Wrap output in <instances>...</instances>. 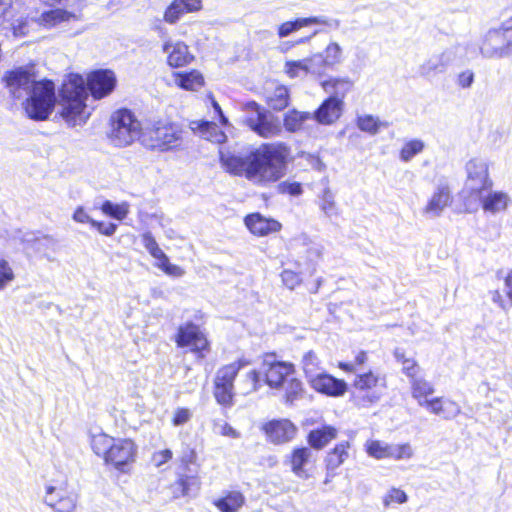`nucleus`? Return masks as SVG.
<instances>
[{
  "instance_id": "obj_1",
  "label": "nucleus",
  "mask_w": 512,
  "mask_h": 512,
  "mask_svg": "<svg viewBox=\"0 0 512 512\" xmlns=\"http://www.w3.org/2000/svg\"><path fill=\"white\" fill-rule=\"evenodd\" d=\"M289 154V147L278 142L262 144L245 157L221 153L220 159L229 173L244 176L255 185L267 186L285 175Z\"/></svg>"
},
{
  "instance_id": "obj_2",
  "label": "nucleus",
  "mask_w": 512,
  "mask_h": 512,
  "mask_svg": "<svg viewBox=\"0 0 512 512\" xmlns=\"http://www.w3.org/2000/svg\"><path fill=\"white\" fill-rule=\"evenodd\" d=\"M116 77L110 70H97L85 80L81 75L70 74L59 92L60 115L70 127L81 126L90 117L85 100L87 89L95 99L109 95L115 88Z\"/></svg>"
},
{
  "instance_id": "obj_3",
  "label": "nucleus",
  "mask_w": 512,
  "mask_h": 512,
  "mask_svg": "<svg viewBox=\"0 0 512 512\" xmlns=\"http://www.w3.org/2000/svg\"><path fill=\"white\" fill-rule=\"evenodd\" d=\"M242 122L252 132L262 138L278 137L282 133V123L277 116L254 101L242 106Z\"/></svg>"
},
{
  "instance_id": "obj_4",
  "label": "nucleus",
  "mask_w": 512,
  "mask_h": 512,
  "mask_svg": "<svg viewBox=\"0 0 512 512\" xmlns=\"http://www.w3.org/2000/svg\"><path fill=\"white\" fill-rule=\"evenodd\" d=\"M185 131L178 123L158 121L142 137L145 147L160 152L178 149L182 146Z\"/></svg>"
},
{
  "instance_id": "obj_5",
  "label": "nucleus",
  "mask_w": 512,
  "mask_h": 512,
  "mask_svg": "<svg viewBox=\"0 0 512 512\" xmlns=\"http://www.w3.org/2000/svg\"><path fill=\"white\" fill-rule=\"evenodd\" d=\"M22 100L29 118L37 121L46 120L56 104L54 83L49 80L39 81Z\"/></svg>"
},
{
  "instance_id": "obj_6",
  "label": "nucleus",
  "mask_w": 512,
  "mask_h": 512,
  "mask_svg": "<svg viewBox=\"0 0 512 512\" xmlns=\"http://www.w3.org/2000/svg\"><path fill=\"white\" fill-rule=\"evenodd\" d=\"M480 53L489 59H501L512 55V17L499 27L488 30L479 45Z\"/></svg>"
},
{
  "instance_id": "obj_7",
  "label": "nucleus",
  "mask_w": 512,
  "mask_h": 512,
  "mask_svg": "<svg viewBox=\"0 0 512 512\" xmlns=\"http://www.w3.org/2000/svg\"><path fill=\"white\" fill-rule=\"evenodd\" d=\"M356 390L351 396L353 404L359 408H367L377 403L383 390L386 388L385 376L372 370L363 373H357L352 383Z\"/></svg>"
},
{
  "instance_id": "obj_8",
  "label": "nucleus",
  "mask_w": 512,
  "mask_h": 512,
  "mask_svg": "<svg viewBox=\"0 0 512 512\" xmlns=\"http://www.w3.org/2000/svg\"><path fill=\"white\" fill-rule=\"evenodd\" d=\"M141 124L128 109H120L111 116L109 139L117 147H125L139 139Z\"/></svg>"
},
{
  "instance_id": "obj_9",
  "label": "nucleus",
  "mask_w": 512,
  "mask_h": 512,
  "mask_svg": "<svg viewBox=\"0 0 512 512\" xmlns=\"http://www.w3.org/2000/svg\"><path fill=\"white\" fill-rule=\"evenodd\" d=\"M468 58V51L464 45H454L441 53L431 55L421 64L419 72L421 76L432 79L439 74L445 73L450 66L462 63Z\"/></svg>"
},
{
  "instance_id": "obj_10",
  "label": "nucleus",
  "mask_w": 512,
  "mask_h": 512,
  "mask_svg": "<svg viewBox=\"0 0 512 512\" xmlns=\"http://www.w3.org/2000/svg\"><path fill=\"white\" fill-rule=\"evenodd\" d=\"M77 495L69 490L67 481H51L45 486L43 501L55 512H73L77 506Z\"/></svg>"
},
{
  "instance_id": "obj_11",
  "label": "nucleus",
  "mask_w": 512,
  "mask_h": 512,
  "mask_svg": "<svg viewBox=\"0 0 512 512\" xmlns=\"http://www.w3.org/2000/svg\"><path fill=\"white\" fill-rule=\"evenodd\" d=\"M138 455L137 444L129 438H115L105 463L121 473H129Z\"/></svg>"
},
{
  "instance_id": "obj_12",
  "label": "nucleus",
  "mask_w": 512,
  "mask_h": 512,
  "mask_svg": "<svg viewBox=\"0 0 512 512\" xmlns=\"http://www.w3.org/2000/svg\"><path fill=\"white\" fill-rule=\"evenodd\" d=\"M261 374L264 375L265 383L275 390H280L285 382L294 374H296L293 363L278 361L274 355H267L261 367Z\"/></svg>"
},
{
  "instance_id": "obj_13",
  "label": "nucleus",
  "mask_w": 512,
  "mask_h": 512,
  "mask_svg": "<svg viewBox=\"0 0 512 512\" xmlns=\"http://www.w3.org/2000/svg\"><path fill=\"white\" fill-rule=\"evenodd\" d=\"M3 80L10 95L19 100L24 99L34 88V84L39 82L35 79L33 66L18 67L7 71Z\"/></svg>"
},
{
  "instance_id": "obj_14",
  "label": "nucleus",
  "mask_w": 512,
  "mask_h": 512,
  "mask_svg": "<svg viewBox=\"0 0 512 512\" xmlns=\"http://www.w3.org/2000/svg\"><path fill=\"white\" fill-rule=\"evenodd\" d=\"M467 179L463 193L470 196L492 188L493 182L489 177L488 164L484 159L472 158L466 164Z\"/></svg>"
},
{
  "instance_id": "obj_15",
  "label": "nucleus",
  "mask_w": 512,
  "mask_h": 512,
  "mask_svg": "<svg viewBox=\"0 0 512 512\" xmlns=\"http://www.w3.org/2000/svg\"><path fill=\"white\" fill-rule=\"evenodd\" d=\"M175 342L180 348H190L191 352L198 353L201 358L204 357L203 351L209 349L206 335L199 326L191 322L179 326L175 335Z\"/></svg>"
},
{
  "instance_id": "obj_16",
  "label": "nucleus",
  "mask_w": 512,
  "mask_h": 512,
  "mask_svg": "<svg viewBox=\"0 0 512 512\" xmlns=\"http://www.w3.org/2000/svg\"><path fill=\"white\" fill-rule=\"evenodd\" d=\"M308 384L314 391L329 397H341L348 388L344 380L335 378L325 371L312 378Z\"/></svg>"
},
{
  "instance_id": "obj_17",
  "label": "nucleus",
  "mask_w": 512,
  "mask_h": 512,
  "mask_svg": "<svg viewBox=\"0 0 512 512\" xmlns=\"http://www.w3.org/2000/svg\"><path fill=\"white\" fill-rule=\"evenodd\" d=\"M479 198L485 213L496 215L506 211L511 204L510 196L503 191H492L491 188L475 194Z\"/></svg>"
},
{
  "instance_id": "obj_18",
  "label": "nucleus",
  "mask_w": 512,
  "mask_h": 512,
  "mask_svg": "<svg viewBox=\"0 0 512 512\" xmlns=\"http://www.w3.org/2000/svg\"><path fill=\"white\" fill-rule=\"evenodd\" d=\"M71 10L55 8L42 12L35 20L38 25L50 29L60 26L64 23L76 21L79 19L78 12L81 8L70 7Z\"/></svg>"
},
{
  "instance_id": "obj_19",
  "label": "nucleus",
  "mask_w": 512,
  "mask_h": 512,
  "mask_svg": "<svg viewBox=\"0 0 512 512\" xmlns=\"http://www.w3.org/2000/svg\"><path fill=\"white\" fill-rule=\"evenodd\" d=\"M310 25H325L330 28L337 29L340 26V22L336 19H330L325 16L298 18L295 21H288L281 24L278 28V35L280 38H284L291 33Z\"/></svg>"
},
{
  "instance_id": "obj_20",
  "label": "nucleus",
  "mask_w": 512,
  "mask_h": 512,
  "mask_svg": "<svg viewBox=\"0 0 512 512\" xmlns=\"http://www.w3.org/2000/svg\"><path fill=\"white\" fill-rule=\"evenodd\" d=\"M345 103L335 98H326L312 114V119L321 125H332L338 121L344 111Z\"/></svg>"
},
{
  "instance_id": "obj_21",
  "label": "nucleus",
  "mask_w": 512,
  "mask_h": 512,
  "mask_svg": "<svg viewBox=\"0 0 512 512\" xmlns=\"http://www.w3.org/2000/svg\"><path fill=\"white\" fill-rule=\"evenodd\" d=\"M451 199V193L448 187L439 186L423 208V215L429 219L440 217L444 210L450 205Z\"/></svg>"
},
{
  "instance_id": "obj_22",
  "label": "nucleus",
  "mask_w": 512,
  "mask_h": 512,
  "mask_svg": "<svg viewBox=\"0 0 512 512\" xmlns=\"http://www.w3.org/2000/svg\"><path fill=\"white\" fill-rule=\"evenodd\" d=\"M163 51L167 54V62L171 67H183L193 60L188 46L182 41H166Z\"/></svg>"
},
{
  "instance_id": "obj_23",
  "label": "nucleus",
  "mask_w": 512,
  "mask_h": 512,
  "mask_svg": "<svg viewBox=\"0 0 512 512\" xmlns=\"http://www.w3.org/2000/svg\"><path fill=\"white\" fill-rule=\"evenodd\" d=\"M245 225L256 236H266L278 232L282 225L275 219L265 218L260 213H253L245 217Z\"/></svg>"
},
{
  "instance_id": "obj_24",
  "label": "nucleus",
  "mask_w": 512,
  "mask_h": 512,
  "mask_svg": "<svg viewBox=\"0 0 512 512\" xmlns=\"http://www.w3.org/2000/svg\"><path fill=\"white\" fill-rule=\"evenodd\" d=\"M201 0H173L166 8L163 19L168 24H175L183 15L199 11Z\"/></svg>"
},
{
  "instance_id": "obj_25",
  "label": "nucleus",
  "mask_w": 512,
  "mask_h": 512,
  "mask_svg": "<svg viewBox=\"0 0 512 512\" xmlns=\"http://www.w3.org/2000/svg\"><path fill=\"white\" fill-rule=\"evenodd\" d=\"M268 438L276 444L285 443L293 439L296 427L289 420H274L264 427Z\"/></svg>"
},
{
  "instance_id": "obj_26",
  "label": "nucleus",
  "mask_w": 512,
  "mask_h": 512,
  "mask_svg": "<svg viewBox=\"0 0 512 512\" xmlns=\"http://www.w3.org/2000/svg\"><path fill=\"white\" fill-rule=\"evenodd\" d=\"M321 75L326 68H333L343 62V48L338 42L331 41L322 53L313 54Z\"/></svg>"
},
{
  "instance_id": "obj_27",
  "label": "nucleus",
  "mask_w": 512,
  "mask_h": 512,
  "mask_svg": "<svg viewBox=\"0 0 512 512\" xmlns=\"http://www.w3.org/2000/svg\"><path fill=\"white\" fill-rule=\"evenodd\" d=\"M284 71L290 78H299L306 75L321 76L314 56L301 60L286 61Z\"/></svg>"
},
{
  "instance_id": "obj_28",
  "label": "nucleus",
  "mask_w": 512,
  "mask_h": 512,
  "mask_svg": "<svg viewBox=\"0 0 512 512\" xmlns=\"http://www.w3.org/2000/svg\"><path fill=\"white\" fill-rule=\"evenodd\" d=\"M354 82L349 77H330L321 82L322 89L329 94L328 98H335L345 103L344 99L352 90Z\"/></svg>"
},
{
  "instance_id": "obj_29",
  "label": "nucleus",
  "mask_w": 512,
  "mask_h": 512,
  "mask_svg": "<svg viewBox=\"0 0 512 512\" xmlns=\"http://www.w3.org/2000/svg\"><path fill=\"white\" fill-rule=\"evenodd\" d=\"M428 409L435 415H440L445 419L455 418L460 412V406L452 400H444L443 398L436 397L433 399H424V405H421Z\"/></svg>"
},
{
  "instance_id": "obj_30",
  "label": "nucleus",
  "mask_w": 512,
  "mask_h": 512,
  "mask_svg": "<svg viewBox=\"0 0 512 512\" xmlns=\"http://www.w3.org/2000/svg\"><path fill=\"white\" fill-rule=\"evenodd\" d=\"M246 498L238 490L224 491L221 496L213 500V505L220 512H239L245 505Z\"/></svg>"
},
{
  "instance_id": "obj_31",
  "label": "nucleus",
  "mask_w": 512,
  "mask_h": 512,
  "mask_svg": "<svg viewBox=\"0 0 512 512\" xmlns=\"http://www.w3.org/2000/svg\"><path fill=\"white\" fill-rule=\"evenodd\" d=\"M313 454L310 448L301 447L296 448L290 455V466L292 472L301 479H308L310 474L305 469V466L310 462Z\"/></svg>"
},
{
  "instance_id": "obj_32",
  "label": "nucleus",
  "mask_w": 512,
  "mask_h": 512,
  "mask_svg": "<svg viewBox=\"0 0 512 512\" xmlns=\"http://www.w3.org/2000/svg\"><path fill=\"white\" fill-rule=\"evenodd\" d=\"M200 488V480L197 475L179 474L177 480L172 485L173 497L180 498L190 496L191 492H197Z\"/></svg>"
},
{
  "instance_id": "obj_33",
  "label": "nucleus",
  "mask_w": 512,
  "mask_h": 512,
  "mask_svg": "<svg viewBox=\"0 0 512 512\" xmlns=\"http://www.w3.org/2000/svg\"><path fill=\"white\" fill-rule=\"evenodd\" d=\"M337 434L338 431L335 427L324 425L311 430L307 436V441L312 448L320 450L334 440Z\"/></svg>"
},
{
  "instance_id": "obj_34",
  "label": "nucleus",
  "mask_w": 512,
  "mask_h": 512,
  "mask_svg": "<svg viewBox=\"0 0 512 512\" xmlns=\"http://www.w3.org/2000/svg\"><path fill=\"white\" fill-rule=\"evenodd\" d=\"M247 364L248 363L244 360H238L221 367L216 373L214 384L234 387L235 377L239 370Z\"/></svg>"
},
{
  "instance_id": "obj_35",
  "label": "nucleus",
  "mask_w": 512,
  "mask_h": 512,
  "mask_svg": "<svg viewBox=\"0 0 512 512\" xmlns=\"http://www.w3.org/2000/svg\"><path fill=\"white\" fill-rule=\"evenodd\" d=\"M191 129L198 131L201 137L211 142L223 143L226 140L225 133L219 130L216 124L211 122H192Z\"/></svg>"
},
{
  "instance_id": "obj_36",
  "label": "nucleus",
  "mask_w": 512,
  "mask_h": 512,
  "mask_svg": "<svg viewBox=\"0 0 512 512\" xmlns=\"http://www.w3.org/2000/svg\"><path fill=\"white\" fill-rule=\"evenodd\" d=\"M349 449L348 441L338 443L326 456L327 470L333 471L339 468L349 458Z\"/></svg>"
},
{
  "instance_id": "obj_37",
  "label": "nucleus",
  "mask_w": 512,
  "mask_h": 512,
  "mask_svg": "<svg viewBox=\"0 0 512 512\" xmlns=\"http://www.w3.org/2000/svg\"><path fill=\"white\" fill-rule=\"evenodd\" d=\"M301 368L304 372L307 382L324 372L322 361L313 350H309L303 354L301 359Z\"/></svg>"
},
{
  "instance_id": "obj_38",
  "label": "nucleus",
  "mask_w": 512,
  "mask_h": 512,
  "mask_svg": "<svg viewBox=\"0 0 512 512\" xmlns=\"http://www.w3.org/2000/svg\"><path fill=\"white\" fill-rule=\"evenodd\" d=\"M175 83L185 90L196 91L203 86L204 78L199 71L192 70L186 73H176Z\"/></svg>"
},
{
  "instance_id": "obj_39",
  "label": "nucleus",
  "mask_w": 512,
  "mask_h": 512,
  "mask_svg": "<svg viewBox=\"0 0 512 512\" xmlns=\"http://www.w3.org/2000/svg\"><path fill=\"white\" fill-rule=\"evenodd\" d=\"M283 390L284 400L287 404H293L295 401L300 400L304 394V388L301 380H299L295 374L292 375L286 382L285 385L280 388Z\"/></svg>"
},
{
  "instance_id": "obj_40",
  "label": "nucleus",
  "mask_w": 512,
  "mask_h": 512,
  "mask_svg": "<svg viewBox=\"0 0 512 512\" xmlns=\"http://www.w3.org/2000/svg\"><path fill=\"white\" fill-rule=\"evenodd\" d=\"M312 119V113L289 110L283 119V126L289 132H297L302 129L307 120Z\"/></svg>"
},
{
  "instance_id": "obj_41",
  "label": "nucleus",
  "mask_w": 512,
  "mask_h": 512,
  "mask_svg": "<svg viewBox=\"0 0 512 512\" xmlns=\"http://www.w3.org/2000/svg\"><path fill=\"white\" fill-rule=\"evenodd\" d=\"M318 205L324 215L330 219L340 215V209L335 201V195L330 188H325L319 196Z\"/></svg>"
},
{
  "instance_id": "obj_42",
  "label": "nucleus",
  "mask_w": 512,
  "mask_h": 512,
  "mask_svg": "<svg viewBox=\"0 0 512 512\" xmlns=\"http://www.w3.org/2000/svg\"><path fill=\"white\" fill-rule=\"evenodd\" d=\"M412 396L418 402V404L424 405V399H428V396L434 392L433 385L421 377H416L410 380Z\"/></svg>"
},
{
  "instance_id": "obj_43",
  "label": "nucleus",
  "mask_w": 512,
  "mask_h": 512,
  "mask_svg": "<svg viewBox=\"0 0 512 512\" xmlns=\"http://www.w3.org/2000/svg\"><path fill=\"white\" fill-rule=\"evenodd\" d=\"M103 214L109 216L115 220H124L130 211V205L127 202L113 203L106 200L100 207Z\"/></svg>"
},
{
  "instance_id": "obj_44",
  "label": "nucleus",
  "mask_w": 512,
  "mask_h": 512,
  "mask_svg": "<svg viewBox=\"0 0 512 512\" xmlns=\"http://www.w3.org/2000/svg\"><path fill=\"white\" fill-rule=\"evenodd\" d=\"M425 149V143L418 138L409 139L404 142L400 152L399 158L401 161L410 162L415 156L422 153Z\"/></svg>"
},
{
  "instance_id": "obj_45",
  "label": "nucleus",
  "mask_w": 512,
  "mask_h": 512,
  "mask_svg": "<svg viewBox=\"0 0 512 512\" xmlns=\"http://www.w3.org/2000/svg\"><path fill=\"white\" fill-rule=\"evenodd\" d=\"M115 438L105 433H98L91 438V448L95 454L102 456L104 461L108 456Z\"/></svg>"
},
{
  "instance_id": "obj_46",
  "label": "nucleus",
  "mask_w": 512,
  "mask_h": 512,
  "mask_svg": "<svg viewBox=\"0 0 512 512\" xmlns=\"http://www.w3.org/2000/svg\"><path fill=\"white\" fill-rule=\"evenodd\" d=\"M389 447V443L380 440H368L364 445L366 453L377 460L388 458Z\"/></svg>"
},
{
  "instance_id": "obj_47",
  "label": "nucleus",
  "mask_w": 512,
  "mask_h": 512,
  "mask_svg": "<svg viewBox=\"0 0 512 512\" xmlns=\"http://www.w3.org/2000/svg\"><path fill=\"white\" fill-rule=\"evenodd\" d=\"M357 126L361 131L375 135L379 132L381 127H386L387 124L381 122L378 117L363 115L358 117Z\"/></svg>"
},
{
  "instance_id": "obj_48",
  "label": "nucleus",
  "mask_w": 512,
  "mask_h": 512,
  "mask_svg": "<svg viewBox=\"0 0 512 512\" xmlns=\"http://www.w3.org/2000/svg\"><path fill=\"white\" fill-rule=\"evenodd\" d=\"M395 358L402 364V371L405 373L410 380L416 378L420 372V367L416 361L412 358H407L405 353L399 349H396Z\"/></svg>"
},
{
  "instance_id": "obj_49",
  "label": "nucleus",
  "mask_w": 512,
  "mask_h": 512,
  "mask_svg": "<svg viewBox=\"0 0 512 512\" xmlns=\"http://www.w3.org/2000/svg\"><path fill=\"white\" fill-rule=\"evenodd\" d=\"M269 105L274 110H283L289 103V92L285 86H277L271 96H269Z\"/></svg>"
},
{
  "instance_id": "obj_50",
  "label": "nucleus",
  "mask_w": 512,
  "mask_h": 512,
  "mask_svg": "<svg viewBox=\"0 0 512 512\" xmlns=\"http://www.w3.org/2000/svg\"><path fill=\"white\" fill-rule=\"evenodd\" d=\"M414 456V449L409 443L390 444L388 458L394 460H409Z\"/></svg>"
},
{
  "instance_id": "obj_51",
  "label": "nucleus",
  "mask_w": 512,
  "mask_h": 512,
  "mask_svg": "<svg viewBox=\"0 0 512 512\" xmlns=\"http://www.w3.org/2000/svg\"><path fill=\"white\" fill-rule=\"evenodd\" d=\"M214 396L216 401L223 406H231L234 396V387L214 384Z\"/></svg>"
},
{
  "instance_id": "obj_52",
  "label": "nucleus",
  "mask_w": 512,
  "mask_h": 512,
  "mask_svg": "<svg viewBox=\"0 0 512 512\" xmlns=\"http://www.w3.org/2000/svg\"><path fill=\"white\" fill-rule=\"evenodd\" d=\"M408 500L407 494L400 488L392 487L383 497L384 507H389L393 503L404 504Z\"/></svg>"
},
{
  "instance_id": "obj_53",
  "label": "nucleus",
  "mask_w": 512,
  "mask_h": 512,
  "mask_svg": "<svg viewBox=\"0 0 512 512\" xmlns=\"http://www.w3.org/2000/svg\"><path fill=\"white\" fill-rule=\"evenodd\" d=\"M212 430L215 434L237 439L240 433L235 430L230 424L221 419H215L212 423Z\"/></svg>"
},
{
  "instance_id": "obj_54",
  "label": "nucleus",
  "mask_w": 512,
  "mask_h": 512,
  "mask_svg": "<svg viewBox=\"0 0 512 512\" xmlns=\"http://www.w3.org/2000/svg\"><path fill=\"white\" fill-rule=\"evenodd\" d=\"M368 360L367 353L365 351H359L353 362H340L339 368L345 372L355 373L359 366L365 364Z\"/></svg>"
},
{
  "instance_id": "obj_55",
  "label": "nucleus",
  "mask_w": 512,
  "mask_h": 512,
  "mask_svg": "<svg viewBox=\"0 0 512 512\" xmlns=\"http://www.w3.org/2000/svg\"><path fill=\"white\" fill-rule=\"evenodd\" d=\"M14 280V272L4 259H0V291L4 290L6 286Z\"/></svg>"
},
{
  "instance_id": "obj_56",
  "label": "nucleus",
  "mask_w": 512,
  "mask_h": 512,
  "mask_svg": "<svg viewBox=\"0 0 512 512\" xmlns=\"http://www.w3.org/2000/svg\"><path fill=\"white\" fill-rule=\"evenodd\" d=\"M193 416V412L189 408L177 407L173 411L172 424L175 427L185 425L188 423Z\"/></svg>"
},
{
  "instance_id": "obj_57",
  "label": "nucleus",
  "mask_w": 512,
  "mask_h": 512,
  "mask_svg": "<svg viewBox=\"0 0 512 512\" xmlns=\"http://www.w3.org/2000/svg\"><path fill=\"white\" fill-rule=\"evenodd\" d=\"M173 457V452L170 449H163L155 451L151 456V462L156 468H161L168 463Z\"/></svg>"
},
{
  "instance_id": "obj_58",
  "label": "nucleus",
  "mask_w": 512,
  "mask_h": 512,
  "mask_svg": "<svg viewBox=\"0 0 512 512\" xmlns=\"http://www.w3.org/2000/svg\"><path fill=\"white\" fill-rule=\"evenodd\" d=\"M278 192L291 196H299L302 194V186L299 182L283 181L278 185Z\"/></svg>"
},
{
  "instance_id": "obj_59",
  "label": "nucleus",
  "mask_w": 512,
  "mask_h": 512,
  "mask_svg": "<svg viewBox=\"0 0 512 512\" xmlns=\"http://www.w3.org/2000/svg\"><path fill=\"white\" fill-rule=\"evenodd\" d=\"M259 374L255 370H251L246 374V386L243 388V394L255 392L259 388Z\"/></svg>"
},
{
  "instance_id": "obj_60",
  "label": "nucleus",
  "mask_w": 512,
  "mask_h": 512,
  "mask_svg": "<svg viewBox=\"0 0 512 512\" xmlns=\"http://www.w3.org/2000/svg\"><path fill=\"white\" fill-rule=\"evenodd\" d=\"M474 77V72L466 69L457 75L456 84L462 89H468L474 83Z\"/></svg>"
},
{
  "instance_id": "obj_61",
  "label": "nucleus",
  "mask_w": 512,
  "mask_h": 512,
  "mask_svg": "<svg viewBox=\"0 0 512 512\" xmlns=\"http://www.w3.org/2000/svg\"><path fill=\"white\" fill-rule=\"evenodd\" d=\"M281 278L284 285L289 289H294L301 282L299 273H296L292 270H284L281 274Z\"/></svg>"
},
{
  "instance_id": "obj_62",
  "label": "nucleus",
  "mask_w": 512,
  "mask_h": 512,
  "mask_svg": "<svg viewBox=\"0 0 512 512\" xmlns=\"http://www.w3.org/2000/svg\"><path fill=\"white\" fill-rule=\"evenodd\" d=\"M117 225L114 223H105L100 221H94L92 223V228L96 229L100 234L104 236H112L115 234L117 230Z\"/></svg>"
},
{
  "instance_id": "obj_63",
  "label": "nucleus",
  "mask_w": 512,
  "mask_h": 512,
  "mask_svg": "<svg viewBox=\"0 0 512 512\" xmlns=\"http://www.w3.org/2000/svg\"><path fill=\"white\" fill-rule=\"evenodd\" d=\"M72 219L80 224H89L92 227V223L95 221L86 209L82 206H79L75 209Z\"/></svg>"
},
{
  "instance_id": "obj_64",
  "label": "nucleus",
  "mask_w": 512,
  "mask_h": 512,
  "mask_svg": "<svg viewBox=\"0 0 512 512\" xmlns=\"http://www.w3.org/2000/svg\"><path fill=\"white\" fill-rule=\"evenodd\" d=\"M196 460H197V454H196L195 449H193L189 446H186L185 448H183L181 456H180V462L184 466L188 467V465L194 464L196 462Z\"/></svg>"
}]
</instances>
